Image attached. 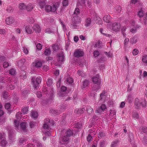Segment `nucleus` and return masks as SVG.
Segmentation results:
<instances>
[{"instance_id":"f257e3e1","label":"nucleus","mask_w":147,"mask_h":147,"mask_svg":"<svg viewBox=\"0 0 147 147\" xmlns=\"http://www.w3.org/2000/svg\"><path fill=\"white\" fill-rule=\"evenodd\" d=\"M92 81L93 83L96 84L93 86V89L97 92L100 88V79L98 74L94 76L92 78Z\"/></svg>"},{"instance_id":"f03ea898","label":"nucleus","mask_w":147,"mask_h":147,"mask_svg":"<svg viewBox=\"0 0 147 147\" xmlns=\"http://www.w3.org/2000/svg\"><path fill=\"white\" fill-rule=\"evenodd\" d=\"M42 78L40 77H38L37 78L33 77L31 80V82L33 87L35 89H36L38 86L39 84L41 82Z\"/></svg>"},{"instance_id":"7ed1b4c3","label":"nucleus","mask_w":147,"mask_h":147,"mask_svg":"<svg viewBox=\"0 0 147 147\" xmlns=\"http://www.w3.org/2000/svg\"><path fill=\"white\" fill-rule=\"evenodd\" d=\"M121 25L118 22H115L112 24V30L115 32H117L119 31L120 29Z\"/></svg>"},{"instance_id":"20e7f679","label":"nucleus","mask_w":147,"mask_h":147,"mask_svg":"<svg viewBox=\"0 0 147 147\" xmlns=\"http://www.w3.org/2000/svg\"><path fill=\"white\" fill-rule=\"evenodd\" d=\"M84 55V53L80 49L76 50L74 53V55L75 57L79 58L83 56Z\"/></svg>"},{"instance_id":"39448f33","label":"nucleus","mask_w":147,"mask_h":147,"mask_svg":"<svg viewBox=\"0 0 147 147\" xmlns=\"http://www.w3.org/2000/svg\"><path fill=\"white\" fill-rule=\"evenodd\" d=\"M15 21L14 18L11 16H10L6 18L5 20V24L8 25H10L13 24Z\"/></svg>"},{"instance_id":"423d86ee","label":"nucleus","mask_w":147,"mask_h":147,"mask_svg":"<svg viewBox=\"0 0 147 147\" xmlns=\"http://www.w3.org/2000/svg\"><path fill=\"white\" fill-rule=\"evenodd\" d=\"M106 109V106L105 105H102L96 110V112L100 114Z\"/></svg>"},{"instance_id":"0eeeda50","label":"nucleus","mask_w":147,"mask_h":147,"mask_svg":"<svg viewBox=\"0 0 147 147\" xmlns=\"http://www.w3.org/2000/svg\"><path fill=\"white\" fill-rule=\"evenodd\" d=\"M72 23L77 24L80 22V18L79 16L73 15L72 18Z\"/></svg>"},{"instance_id":"6e6552de","label":"nucleus","mask_w":147,"mask_h":147,"mask_svg":"<svg viewBox=\"0 0 147 147\" xmlns=\"http://www.w3.org/2000/svg\"><path fill=\"white\" fill-rule=\"evenodd\" d=\"M26 32L28 34H31L33 31V27L30 25L27 26L25 28Z\"/></svg>"},{"instance_id":"1a4fd4ad","label":"nucleus","mask_w":147,"mask_h":147,"mask_svg":"<svg viewBox=\"0 0 147 147\" xmlns=\"http://www.w3.org/2000/svg\"><path fill=\"white\" fill-rule=\"evenodd\" d=\"M59 6V3H56L54 4L52 6H51V12H55L57 8Z\"/></svg>"},{"instance_id":"9d476101","label":"nucleus","mask_w":147,"mask_h":147,"mask_svg":"<svg viewBox=\"0 0 147 147\" xmlns=\"http://www.w3.org/2000/svg\"><path fill=\"white\" fill-rule=\"evenodd\" d=\"M141 101H140V100L137 98H136L135 100L134 105L135 107L137 109H139L140 108L141 105Z\"/></svg>"},{"instance_id":"9b49d317","label":"nucleus","mask_w":147,"mask_h":147,"mask_svg":"<svg viewBox=\"0 0 147 147\" xmlns=\"http://www.w3.org/2000/svg\"><path fill=\"white\" fill-rule=\"evenodd\" d=\"M33 30H34L36 33H39L41 31V29L39 26L37 24H35L33 27Z\"/></svg>"},{"instance_id":"f8f14e48","label":"nucleus","mask_w":147,"mask_h":147,"mask_svg":"<svg viewBox=\"0 0 147 147\" xmlns=\"http://www.w3.org/2000/svg\"><path fill=\"white\" fill-rule=\"evenodd\" d=\"M87 0H78L77 4V6H85V2L87 1Z\"/></svg>"},{"instance_id":"ddd939ff","label":"nucleus","mask_w":147,"mask_h":147,"mask_svg":"<svg viewBox=\"0 0 147 147\" xmlns=\"http://www.w3.org/2000/svg\"><path fill=\"white\" fill-rule=\"evenodd\" d=\"M20 127L22 130L23 133L26 132V123L25 122H23L20 124Z\"/></svg>"},{"instance_id":"4468645a","label":"nucleus","mask_w":147,"mask_h":147,"mask_svg":"<svg viewBox=\"0 0 147 147\" xmlns=\"http://www.w3.org/2000/svg\"><path fill=\"white\" fill-rule=\"evenodd\" d=\"M129 142L131 144H134V139L133 134L131 133H129Z\"/></svg>"},{"instance_id":"2eb2a0df","label":"nucleus","mask_w":147,"mask_h":147,"mask_svg":"<svg viewBox=\"0 0 147 147\" xmlns=\"http://www.w3.org/2000/svg\"><path fill=\"white\" fill-rule=\"evenodd\" d=\"M81 7L80 6L77 7V5H76V8L75 10L74 11L73 15H76L77 16H79L80 13V10L79 9V8H80Z\"/></svg>"},{"instance_id":"dca6fc26","label":"nucleus","mask_w":147,"mask_h":147,"mask_svg":"<svg viewBox=\"0 0 147 147\" xmlns=\"http://www.w3.org/2000/svg\"><path fill=\"white\" fill-rule=\"evenodd\" d=\"M59 57V61L60 62H62L64 60V56L63 53L61 52L58 55Z\"/></svg>"},{"instance_id":"f3484780","label":"nucleus","mask_w":147,"mask_h":147,"mask_svg":"<svg viewBox=\"0 0 147 147\" xmlns=\"http://www.w3.org/2000/svg\"><path fill=\"white\" fill-rule=\"evenodd\" d=\"M9 138V140H12L13 138V131L12 129H10L8 131Z\"/></svg>"},{"instance_id":"a211bd4d","label":"nucleus","mask_w":147,"mask_h":147,"mask_svg":"<svg viewBox=\"0 0 147 147\" xmlns=\"http://www.w3.org/2000/svg\"><path fill=\"white\" fill-rule=\"evenodd\" d=\"M110 16L109 15H105L103 18V21L107 23H110Z\"/></svg>"},{"instance_id":"6ab92c4d","label":"nucleus","mask_w":147,"mask_h":147,"mask_svg":"<svg viewBox=\"0 0 147 147\" xmlns=\"http://www.w3.org/2000/svg\"><path fill=\"white\" fill-rule=\"evenodd\" d=\"M67 88L65 86H63L61 88V92L59 93V95L61 97H63L65 96V94H62V92H65L67 90Z\"/></svg>"},{"instance_id":"aec40b11","label":"nucleus","mask_w":147,"mask_h":147,"mask_svg":"<svg viewBox=\"0 0 147 147\" xmlns=\"http://www.w3.org/2000/svg\"><path fill=\"white\" fill-rule=\"evenodd\" d=\"M42 64V62L40 61H35L33 63V65L37 68L40 67Z\"/></svg>"},{"instance_id":"412c9836","label":"nucleus","mask_w":147,"mask_h":147,"mask_svg":"<svg viewBox=\"0 0 147 147\" xmlns=\"http://www.w3.org/2000/svg\"><path fill=\"white\" fill-rule=\"evenodd\" d=\"M139 28V26L138 25H133V27L130 30V32L132 33H135L137 29Z\"/></svg>"},{"instance_id":"4be33fe9","label":"nucleus","mask_w":147,"mask_h":147,"mask_svg":"<svg viewBox=\"0 0 147 147\" xmlns=\"http://www.w3.org/2000/svg\"><path fill=\"white\" fill-rule=\"evenodd\" d=\"M138 40V37L135 36L130 39V42L132 44H134L137 42Z\"/></svg>"},{"instance_id":"5701e85b","label":"nucleus","mask_w":147,"mask_h":147,"mask_svg":"<svg viewBox=\"0 0 147 147\" xmlns=\"http://www.w3.org/2000/svg\"><path fill=\"white\" fill-rule=\"evenodd\" d=\"M34 7L33 5L31 3H29L26 6V9L27 11H32Z\"/></svg>"},{"instance_id":"b1692460","label":"nucleus","mask_w":147,"mask_h":147,"mask_svg":"<svg viewBox=\"0 0 147 147\" xmlns=\"http://www.w3.org/2000/svg\"><path fill=\"white\" fill-rule=\"evenodd\" d=\"M119 142V140H116L112 142L111 145V147H117L118 143Z\"/></svg>"},{"instance_id":"393cba45","label":"nucleus","mask_w":147,"mask_h":147,"mask_svg":"<svg viewBox=\"0 0 147 147\" xmlns=\"http://www.w3.org/2000/svg\"><path fill=\"white\" fill-rule=\"evenodd\" d=\"M142 61L143 63L147 65V55H144L142 56Z\"/></svg>"},{"instance_id":"a878e982","label":"nucleus","mask_w":147,"mask_h":147,"mask_svg":"<svg viewBox=\"0 0 147 147\" xmlns=\"http://www.w3.org/2000/svg\"><path fill=\"white\" fill-rule=\"evenodd\" d=\"M7 142L5 139H3L1 142L0 145L3 147H5L6 146L7 144Z\"/></svg>"},{"instance_id":"bb28decb","label":"nucleus","mask_w":147,"mask_h":147,"mask_svg":"<svg viewBox=\"0 0 147 147\" xmlns=\"http://www.w3.org/2000/svg\"><path fill=\"white\" fill-rule=\"evenodd\" d=\"M26 6V5L23 3H21L19 5V8L22 10L25 9Z\"/></svg>"},{"instance_id":"cd10ccee","label":"nucleus","mask_w":147,"mask_h":147,"mask_svg":"<svg viewBox=\"0 0 147 147\" xmlns=\"http://www.w3.org/2000/svg\"><path fill=\"white\" fill-rule=\"evenodd\" d=\"M88 113L90 115L93 113V109L89 106H88L86 109Z\"/></svg>"},{"instance_id":"c85d7f7f","label":"nucleus","mask_w":147,"mask_h":147,"mask_svg":"<svg viewBox=\"0 0 147 147\" xmlns=\"http://www.w3.org/2000/svg\"><path fill=\"white\" fill-rule=\"evenodd\" d=\"M47 122L46 119H45V123L43 125V127L45 129H48L49 128V125L48 122Z\"/></svg>"},{"instance_id":"c756f323","label":"nucleus","mask_w":147,"mask_h":147,"mask_svg":"<svg viewBox=\"0 0 147 147\" xmlns=\"http://www.w3.org/2000/svg\"><path fill=\"white\" fill-rule=\"evenodd\" d=\"M32 117L34 119L37 118L38 116V113L36 112L32 111L31 112Z\"/></svg>"},{"instance_id":"7c9ffc66","label":"nucleus","mask_w":147,"mask_h":147,"mask_svg":"<svg viewBox=\"0 0 147 147\" xmlns=\"http://www.w3.org/2000/svg\"><path fill=\"white\" fill-rule=\"evenodd\" d=\"M65 134L67 136L69 137L73 135V132L72 130L69 129L67 130Z\"/></svg>"},{"instance_id":"2f4dec72","label":"nucleus","mask_w":147,"mask_h":147,"mask_svg":"<svg viewBox=\"0 0 147 147\" xmlns=\"http://www.w3.org/2000/svg\"><path fill=\"white\" fill-rule=\"evenodd\" d=\"M85 26L87 27L89 26L91 23V19L90 18H88L86 20Z\"/></svg>"},{"instance_id":"473e14b6","label":"nucleus","mask_w":147,"mask_h":147,"mask_svg":"<svg viewBox=\"0 0 147 147\" xmlns=\"http://www.w3.org/2000/svg\"><path fill=\"white\" fill-rule=\"evenodd\" d=\"M19 123L20 122L19 121L17 120H16L14 121V124L15 127L16 128V129L17 130H18L19 128Z\"/></svg>"},{"instance_id":"72a5a7b5","label":"nucleus","mask_w":147,"mask_h":147,"mask_svg":"<svg viewBox=\"0 0 147 147\" xmlns=\"http://www.w3.org/2000/svg\"><path fill=\"white\" fill-rule=\"evenodd\" d=\"M85 111V109L83 108L82 109H78L75 110V112L76 113L78 114H81L83 113Z\"/></svg>"},{"instance_id":"f704fd0d","label":"nucleus","mask_w":147,"mask_h":147,"mask_svg":"<svg viewBox=\"0 0 147 147\" xmlns=\"http://www.w3.org/2000/svg\"><path fill=\"white\" fill-rule=\"evenodd\" d=\"M115 12L117 13H119L121 11V8L120 6H117L115 7Z\"/></svg>"},{"instance_id":"c9c22d12","label":"nucleus","mask_w":147,"mask_h":147,"mask_svg":"<svg viewBox=\"0 0 147 147\" xmlns=\"http://www.w3.org/2000/svg\"><path fill=\"white\" fill-rule=\"evenodd\" d=\"M39 5L41 8H44L45 5L46 3L44 1H40L39 2Z\"/></svg>"},{"instance_id":"e433bc0d","label":"nucleus","mask_w":147,"mask_h":147,"mask_svg":"<svg viewBox=\"0 0 147 147\" xmlns=\"http://www.w3.org/2000/svg\"><path fill=\"white\" fill-rule=\"evenodd\" d=\"M102 42L100 41H98L95 44L94 47L98 48H100L101 47Z\"/></svg>"},{"instance_id":"4c0bfd02","label":"nucleus","mask_w":147,"mask_h":147,"mask_svg":"<svg viewBox=\"0 0 147 147\" xmlns=\"http://www.w3.org/2000/svg\"><path fill=\"white\" fill-rule=\"evenodd\" d=\"M126 29L127 28L126 26H124L121 29V33L124 37H125L126 34L125 33V32L126 31Z\"/></svg>"},{"instance_id":"58836bf2","label":"nucleus","mask_w":147,"mask_h":147,"mask_svg":"<svg viewBox=\"0 0 147 147\" xmlns=\"http://www.w3.org/2000/svg\"><path fill=\"white\" fill-rule=\"evenodd\" d=\"M63 6V7H66L68 5V1L67 0H63L62 1Z\"/></svg>"},{"instance_id":"ea45409f","label":"nucleus","mask_w":147,"mask_h":147,"mask_svg":"<svg viewBox=\"0 0 147 147\" xmlns=\"http://www.w3.org/2000/svg\"><path fill=\"white\" fill-rule=\"evenodd\" d=\"M51 6L50 5H47L45 6V10L48 12H51Z\"/></svg>"},{"instance_id":"a19ab883","label":"nucleus","mask_w":147,"mask_h":147,"mask_svg":"<svg viewBox=\"0 0 147 147\" xmlns=\"http://www.w3.org/2000/svg\"><path fill=\"white\" fill-rule=\"evenodd\" d=\"M13 9L10 6L7 7L6 9V11L9 13H11L13 11Z\"/></svg>"},{"instance_id":"79ce46f5","label":"nucleus","mask_w":147,"mask_h":147,"mask_svg":"<svg viewBox=\"0 0 147 147\" xmlns=\"http://www.w3.org/2000/svg\"><path fill=\"white\" fill-rule=\"evenodd\" d=\"M9 74L11 75H14L16 74V71L13 69H11L9 71Z\"/></svg>"},{"instance_id":"37998d69","label":"nucleus","mask_w":147,"mask_h":147,"mask_svg":"<svg viewBox=\"0 0 147 147\" xmlns=\"http://www.w3.org/2000/svg\"><path fill=\"white\" fill-rule=\"evenodd\" d=\"M51 53V51L49 49H47L45 50L44 52L45 54L46 55H49Z\"/></svg>"},{"instance_id":"c03bdc74","label":"nucleus","mask_w":147,"mask_h":147,"mask_svg":"<svg viewBox=\"0 0 147 147\" xmlns=\"http://www.w3.org/2000/svg\"><path fill=\"white\" fill-rule=\"evenodd\" d=\"M77 74L79 76H81L82 77H84L85 76L84 73L81 70H78V71Z\"/></svg>"},{"instance_id":"a18cd8bd","label":"nucleus","mask_w":147,"mask_h":147,"mask_svg":"<svg viewBox=\"0 0 147 147\" xmlns=\"http://www.w3.org/2000/svg\"><path fill=\"white\" fill-rule=\"evenodd\" d=\"M139 130L140 131L142 130V131L144 133H147V128L146 127H144L142 126H141L139 129Z\"/></svg>"},{"instance_id":"49530a36","label":"nucleus","mask_w":147,"mask_h":147,"mask_svg":"<svg viewBox=\"0 0 147 147\" xmlns=\"http://www.w3.org/2000/svg\"><path fill=\"white\" fill-rule=\"evenodd\" d=\"M45 31L46 33L49 34L53 33L54 32V31L50 28H47L46 29Z\"/></svg>"},{"instance_id":"de8ad7c7","label":"nucleus","mask_w":147,"mask_h":147,"mask_svg":"<svg viewBox=\"0 0 147 147\" xmlns=\"http://www.w3.org/2000/svg\"><path fill=\"white\" fill-rule=\"evenodd\" d=\"M9 86L7 85V86H6L7 88L9 90H12L14 88V86L13 85H12L11 84L10 85L8 84Z\"/></svg>"},{"instance_id":"09e8293b","label":"nucleus","mask_w":147,"mask_h":147,"mask_svg":"<svg viewBox=\"0 0 147 147\" xmlns=\"http://www.w3.org/2000/svg\"><path fill=\"white\" fill-rule=\"evenodd\" d=\"M25 62V59H23L19 61L18 62V64L19 65H22Z\"/></svg>"},{"instance_id":"8fccbe9b","label":"nucleus","mask_w":147,"mask_h":147,"mask_svg":"<svg viewBox=\"0 0 147 147\" xmlns=\"http://www.w3.org/2000/svg\"><path fill=\"white\" fill-rule=\"evenodd\" d=\"M28 92L29 91L28 90H24L22 92V95L24 96H26L27 95Z\"/></svg>"},{"instance_id":"3c124183","label":"nucleus","mask_w":147,"mask_h":147,"mask_svg":"<svg viewBox=\"0 0 147 147\" xmlns=\"http://www.w3.org/2000/svg\"><path fill=\"white\" fill-rule=\"evenodd\" d=\"M52 81L51 79H48L47 81V85L50 86L52 85Z\"/></svg>"},{"instance_id":"603ef678","label":"nucleus","mask_w":147,"mask_h":147,"mask_svg":"<svg viewBox=\"0 0 147 147\" xmlns=\"http://www.w3.org/2000/svg\"><path fill=\"white\" fill-rule=\"evenodd\" d=\"M66 105H62L60 107V108L59 111L60 112L63 111L66 108Z\"/></svg>"},{"instance_id":"864d4df0","label":"nucleus","mask_w":147,"mask_h":147,"mask_svg":"<svg viewBox=\"0 0 147 147\" xmlns=\"http://www.w3.org/2000/svg\"><path fill=\"white\" fill-rule=\"evenodd\" d=\"M141 105L143 107H145L146 105V101L144 100L143 101L141 102Z\"/></svg>"},{"instance_id":"5fc2aeb1","label":"nucleus","mask_w":147,"mask_h":147,"mask_svg":"<svg viewBox=\"0 0 147 147\" xmlns=\"http://www.w3.org/2000/svg\"><path fill=\"white\" fill-rule=\"evenodd\" d=\"M105 92H103L102 93L100 94V100H102L104 98H105Z\"/></svg>"},{"instance_id":"6e6d98bb","label":"nucleus","mask_w":147,"mask_h":147,"mask_svg":"<svg viewBox=\"0 0 147 147\" xmlns=\"http://www.w3.org/2000/svg\"><path fill=\"white\" fill-rule=\"evenodd\" d=\"M138 16L140 18H141L143 16L144 13H143V11L142 10L138 12Z\"/></svg>"},{"instance_id":"4d7b16f0","label":"nucleus","mask_w":147,"mask_h":147,"mask_svg":"<svg viewBox=\"0 0 147 147\" xmlns=\"http://www.w3.org/2000/svg\"><path fill=\"white\" fill-rule=\"evenodd\" d=\"M28 111V108L27 107H25L22 110V112L23 114H26L27 113Z\"/></svg>"},{"instance_id":"13d9d810","label":"nucleus","mask_w":147,"mask_h":147,"mask_svg":"<svg viewBox=\"0 0 147 147\" xmlns=\"http://www.w3.org/2000/svg\"><path fill=\"white\" fill-rule=\"evenodd\" d=\"M92 135V134H89L88 135L87 138V140L88 142H90L92 140V138L91 136Z\"/></svg>"},{"instance_id":"bf43d9fd","label":"nucleus","mask_w":147,"mask_h":147,"mask_svg":"<svg viewBox=\"0 0 147 147\" xmlns=\"http://www.w3.org/2000/svg\"><path fill=\"white\" fill-rule=\"evenodd\" d=\"M105 136V134L102 132H99L98 136L99 138H101Z\"/></svg>"},{"instance_id":"052dcab7","label":"nucleus","mask_w":147,"mask_h":147,"mask_svg":"<svg viewBox=\"0 0 147 147\" xmlns=\"http://www.w3.org/2000/svg\"><path fill=\"white\" fill-rule=\"evenodd\" d=\"M129 103H131L133 100L132 98L131 95H129L127 98Z\"/></svg>"},{"instance_id":"680f3d73","label":"nucleus","mask_w":147,"mask_h":147,"mask_svg":"<svg viewBox=\"0 0 147 147\" xmlns=\"http://www.w3.org/2000/svg\"><path fill=\"white\" fill-rule=\"evenodd\" d=\"M47 121H48V123H50L53 125L55 124L54 121L53 120H50L49 119H46Z\"/></svg>"},{"instance_id":"e2e57ef3","label":"nucleus","mask_w":147,"mask_h":147,"mask_svg":"<svg viewBox=\"0 0 147 147\" xmlns=\"http://www.w3.org/2000/svg\"><path fill=\"white\" fill-rule=\"evenodd\" d=\"M67 82L69 84H71L73 82V79L71 78H67Z\"/></svg>"},{"instance_id":"0e129e2a","label":"nucleus","mask_w":147,"mask_h":147,"mask_svg":"<svg viewBox=\"0 0 147 147\" xmlns=\"http://www.w3.org/2000/svg\"><path fill=\"white\" fill-rule=\"evenodd\" d=\"M11 106V105L9 103H6L5 105V108L6 109L8 110L9 109Z\"/></svg>"},{"instance_id":"69168bd1","label":"nucleus","mask_w":147,"mask_h":147,"mask_svg":"<svg viewBox=\"0 0 147 147\" xmlns=\"http://www.w3.org/2000/svg\"><path fill=\"white\" fill-rule=\"evenodd\" d=\"M68 136H64L63 138V142H66L69 140Z\"/></svg>"},{"instance_id":"338daca9","label":"nucleus","mask_w":147,"mask_h":147,"mask_svg":"<svg viewBox=\"0 0 147 147\" xmlns=\"http://www.w3.org/2000/svg\"><path fill=\"white\" fill-rule=\"evenodd\" d=\"M21 113L20 112H18L16 115V117L18 119H19L21 117Z\"/></svg>"},{"instance_id":"774afa93","label":"nucleus","mask_w":147,"mask_h":147,"mask_svg":"<svg viewBox=\"0 0 147 147\" xmlns=\"http://www.w3.org/2000/svg\"><path fill=\"white\" fill-rule=\"evenodd\" d=\"M52 47L53 50L55 51H57L59 49V47L57 45H53Z\"/></svg>"}]
</instances>
